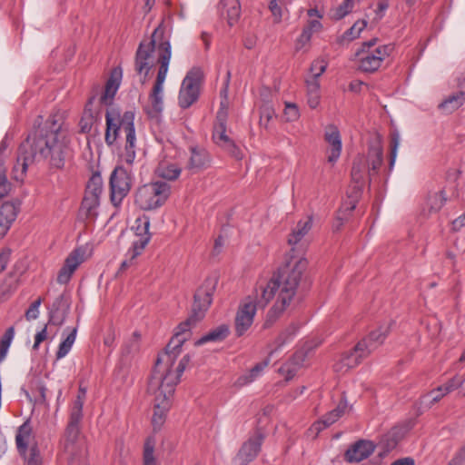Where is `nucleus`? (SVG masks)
I'll list each match as a JSON object with an SVG mask.
<instances>
[{"mask_svg":"<svg viewBox=\"0 0 465 465\" xmlns=\"http://www.w3.org/2000/svg\"><path fill=\"white\" fill-rule=\"evenodd\" d=\"M38 120L35 129L20 144L16 163L14 166L15 179H22L30 164L44 163L50 168L62 169L71 150L66 131L63 129L64 120L59 114L49 116L41 126Z\"/></svg>","mask_w":465,"mask_h":465,"instance_id":"1","label":"nucleus"},{"mask_svg":"<svg viewBox=\"0 0 465 465\" xmlns=\"http://www.w3.org/2000/svg\"><path fill=\"white\" fill-rule=\"evenodd\" d=\"M106 130L105 142L108 145L114 144L119 132L125 134L124 150L122 153V161L125 166H116L110 176L111 201L114 205H119L128 194L132 187V165L136 157V135L134 128V113L125 112L122 116L115 110H107L105 114Z\"/></svg>","mask_w":465,"mask_h":465,"instance_id":"2","label":"nucleus"},{"mask_svg":"<svg viewBox=\"0 0 465 465\" xmlns=\"http://www.w3.org/2000/svg\"><path fill=\"white\" fill-rule=\"evenodd\" d=\"M163 31L157 27L150 39L140 43L135 54V71L143 74L141 83L143 84L153 66L159 64L156 80L149 94V100L153 110L156 114L163 110V84L169 69L172 56L171 44L163 37Z\"/></svg>","mask_w":465,"mask_h":465,"instance_id":"3","label":"nucleus"},{"mask_svg":"<svg viewBox=\"0 0 465 465\" xmlns=\"http://www.w3.org/2000/svg\"><path fill=\"white\" fill-rule=\"evenodd\" d=\"M306 267L307 261L305 259L291 257L273 272L266 287L263 288V302H268L276 294L277 299L266 314L263 328L273 325L290 305L296 295L297 288Z\"/></svg>","mask_w":465,"mask_h":465,"instance_id":"4","label":"nucleus"},{"mask_svg":"<svg viewBox=\"0 0 465 465\" xmlns=\"http://www.w3.org/2000/svg\"><path fill=\"white\" fill-rule=\"evenodd\" d=\"M213 291L214 285L212 282H206L196 291L192 313L176 327L175 332L164 351L158 355L153 369L166 372H176V360L182 352V347L190 338L191 329L204 318L205 312L212 303Z\"/></svg>","mask_w":465,"mask_h":465,"instance_id":"5","label":"nucleus"},{"mask_svg":"<svg viewBox=\"0 0 465 465\" xmlns=\"http://www.w3.org/2000/svg\"><path fill=\"white\" fill-rule=\"evenodd\" d=\"M190 361L189 354L184 355L177 363L176 372H166L153 369L148 383V392L153 396V414L152 425L154 431L162 429L167 413L172 406L175 386Z\"/></svg>","mask_w":465,"mask_h":465,"instance_id":"6","label":"nucleus"},{"mask_svg":"<svg viewBox=\"0 0 465 465\" xmlns=\"http://www.w3.org/2000/svg\"><path fill=\"white\" fill-rule=\"evenodd\" d=\"M86 396V390L80 387L76 399L70 410L69 421L64 432V450L65 453L86 454V440L80 433V423L83 419V406Z\"/></svg>","mask_w":465,"mask_h":465,"instance_id":"7","label":"nucleus"},{"mask_svg":"<svg viewBox=\"0 0 465 465\" xmlns=\"http://www.w3.org/2000/svg\"><path fill=\"white\" fill-rule=\"evenodd\" d=\"M86 396V390L80 387L76 399L70 410L69 421L64 432V450L65 453L86 454V440L80 433V423L83 419V406Z\"/></svg>","mask_w":465,"mask_h":465,"instance_id":"8","label":"nucleus"},{"mask_svg":"<svg viewBox=\"0 0 465 465\" xmlns=\"http://www.w3.org/2000/svg\"><path fill=\"white\" fill-rule=\"evenodd\" d=\"M171 194V186L166 182H152L139 187L134 203L142 210L151 211L163 206Z\"/></svg>","mask_w":465,"mask_h":465,"instance_id":"9","label":"nucleus"},{"mask_svg":"<svg viewBox=\"0 0 465 465\" xmlns=\"http://www.w3.org/2000/svg\"><path fill=\"white\" fill-rule=\"evenodd\" d=\"M377 41V38H373L362 43L361 48L356 53L359 59V68L363 72L373 73L377 71L393 49L391 45L375 46Z\"/></svg>","mask_w":465,"mask_h":465,"instance_id":"10","label":"nucleus"},{"mask_svg":"<svg viewBox=\"0 0 465 465\" xmlns=\"http://www.w3.org/2000/svg\"><path fill=\"white\" fill-rule=\"evenodd\" d=\"M200 70L193 69L183 78L178 95L180 107L186 109L194 104L200 94Z\"/></svg>","mask_w":465,"mask_h":465,"instance_id":"11","label":"nucleus"},{"mask_svg":"<svg viewBox=\"0 0 465 465\" xmlns=\"http://www.w3.org/2000/svg\"><path fill=\"white\" fill-rule=\"evenodd\" d=\"M150 219L148 216L143 215L136 218L134 222V230L135 232L136 239L133 242L128 253L132 259H135L140 255L145 246L148 244L151 234L149 232Z\"/></svg>","mask_w":465,"mask_h":465,"instance_id":"12","label":"nucleus"},{"mask_svg":"<svg viewBox=\"0 0 465 465\" xmlns=\"http://www.w3.org/2000/svg\"><path fill=\"white\" fill-rule=\"evenodd\" d=\"M256 313V298L247 297L240 305L235 317V332L242 336L251 327Z\"/></svg>","mask_w":465,"mask_h":465,"instance_id":"13","label":"nucleus"},{"mask_svg":"<svg viewBox=\"0 0 465 465\" xmlns=\"http://www.w3.org/2000/svg\"><path fill=\"white\" fill-rule=\"evenodd\" d=\"M85 250L76 248L66 257L64 265L57 275V282L66 284L81 263L84 262Z\"/></svg>","mask_w":465,"mask_h":465,"instance_id":"14","label":"nucleus"},{"mask_svg":"<svg viewBox=\"0 0 465 465\" xmlns=\"http://www.w3.org/2000/svg\"><path fill=\"white\" fill-rule=\"evenodd\" d=\"M391 331V323L381 325L378 329L370 332L368 336L358 342V350L364 351L368 356L379 348Z\"/></svg>","mask_w":465,"mask_h":465,"instance_id":"15","label":"nucleus"},{"mask_svg":"<svg viewBox=\"0 0 465 465\" xmlns=\"http://www.w3.org/2000/svg\"><path fill=\"white\" fill-rule=\"evenodd\" d=\"M213 139L214 143L237 160L242 158V153L238 145L226 134V123L214 124Z\"/></svg>","mask_w":465,"mask_h":465,"instance_id":"16","label":"nucleus"},{"mask_svg":"<svg viewBox=\"0 0 465 465\" xmlns=\"http://www.w3.org/2000/svg\"><path fill=\"white\" fill-rule=\"evenodd\" d=\"M376 445L368 440H359L349 447L344 459L349 463L360 462L369 458L375 450Z\"/></svg>","mask_w":465,"mask_h":465,"instance_id":"17","label":"nucleus"},{"mask_svg":"<svg viewBox=\"0 0 465 465\" xmlns=\"http://www.w3.org/2000/svg\"><path fill=\"white\" fill-rule=\"evenodd\" d=\"M20 210L18 201L0 202V239L3 238L15 221Z\"/></svg>","mask_w":465,"mask_h":465,"instance_id":"18","label":"nucleus"},{"mask_svg":"<svg viewBox=\"0 0 465 465\" xmlns=\"http://www.w3.org/2000/svg\"><path fill=\"white\" fill-rule=\"evenodd\" d=\"M324 140L329 144L327 160L329 163H334L340 158L341 153V138L335 125L330 124L325 128Z\"/></svg>","mask_w":465,"mask_h":465,"instance_id":"19","label":"nucleus"},{"mask_svg":"<svg viewBox=\"0 0 465 465\" xmlns=\"http://www.w3.org/2000/svg\"><path fill=\"white\" fill-rule=\"evenodd\" d=\"M362 352L364 351H359L357 343L352 350L343 353L341 359L333 365L334 371L342 374L356 367L362 359L368 357L367 354Z\"/></svg>","mask_w":465,"mask_h":465,"instance_id":"20","label":"nucleus"},{"mask_svg":"<svg viewBox=\"0 0 465 465\" xmlns=\"http://www.w3.org/2000/svg\"><path fill=\"white\" fill-rule=\"evenodd\" d=\"M362 352L364 351H359L357 343L352 350L343 353L341 359L333 365L334 371L342 374L356 367L362 359L368 357L367 354Z\"/></svg>","mask_w":465,"mask_h":465,"instance_id":"21","label":"nucleus"},{"mask_svg":"<svg viewBox=\"0 0 465 465\" xmlns=\"http://www.w3.org/2000/svg\"><path fill=\"white\" fill-rule=\"evenodd\" d=\"M312 223L313 220L312 216H308L304 221H299L288 237V243L292 246L299 244L303 239V237L311 231ZM294 251L295 249L294 247H292L291 252L286 255L285 260H288L291 257L296 259H302V257L294 256L292 253ZM286 261H284V263Z\"/></svg>","mask_w":465,"mask_h":465,"instance_id":"22","label":"nucleus"},{"mask_svg":"<svg viewBox=\"0 0 465 465\" xmlns=\"http://www.w3.org/2000/svg\"><path fill=\"white\" fill-rule=\"evenodd\" d=\"M260 448L261 439L259 436L255 439L249 440L242 445L234 458L233 462L235 465H247L257 456L260 451Z\"/></svg>","mask_w":465,"mask_h":465,"instance_id":"23","label":"nucleus"},{"mask_svg":"<svg viewBox=\"0 0 465 465\" xmlns=\"http://www.w3.org/2000/svg\"><path fill=\"white\" fill-rule=\"evenodd\" d=\"M69 307L68 301L63 295L58 296L52 304L48 323L56 326L62 325L65 321Z\"/></svg>","mask_w":465,"mask_h":465,"instance_id":"24","label":"nucleus"},{"mask_svg":"<svg viewBox=\"0 0 465 465\" xmlns=\"http://www.w3.org/2000/svg\"><path fill=\"white\" fill-rule=\"evenodd\" d=\"M122 79V69L114 68L110 74L109 79L105 84L104 90L100 96V103L103 104H110L114 99Z\"/></svg>","mask_w":465,"mask_h":465,"instance_id":"25","label":"nucleus"},{"mask_svg":"<svg viewBox=\"0 0 465 465\" xmlns=\"http://www.w3.org/2000/svg\"><path fill=\"white\" fill-rule=\"evenodd\" d=\"M305 360L303 351H296L292 357L279 368V372L282 374L286 381L292 379L302 367Z\"/></svg>","mask_w":465,"mask_h":465,"instance_id":"26","label":"nucleus"},{"mask_svg":"<svg viewBox=\"0 0 465 465\" xmlns=\"http://www.w3.org/2000/svg\"><path fill=\"white\" fill-rule=\"evenodd\" d=\"M366 161L363 156L358 155L352 163L351 168V180L355 183L353 189L357 197L361 193L363 183H364V172H365Z\"/></svg>","mask_w":465,"mask_h":465,"instance_id":"27","label":"nucleus"},{"mask_svg":"<svg viewBox=\"0 0 465 465\" xmlns=\"http://www.w3.org/2000/svg\"><path fill=\"white\" fill-rule=\"evenodd\" d=\"M210 164V155L203 148L192 147L191 156L188 167L195 172L208 167Z\"/></svg>","mask_w":465,"mask_h":465,"instance_id":"28","label":"nucleus"},{"mask_svg":"<svg viewBox=\"0 0 465 465\" xmlns=\"http://www.w3.org/2000/svg\"><path fill=\"white\" fill-rule=\"evenodd\" d=\"M31 436L32 426L29 420H26L19 426L15 435V444L20 454L25 455L26 453Z\"/></svg>","mask_w":465,"mask_h":465,"instance_id":"29","label":"nucleus"},{"mask_svg":"<svg viewBox=\"0 0 465 465\" xmlns=\"http://www.w3.org/2000/svg\"><path fill=\"white\" fill-rule=\"evenodd\" d=\"M346 409L347 403L344 401H341L335 409L329 411L314 424L316 429L320 430L331 426L344 414Z\"/></svg>","mask_w":465,"mask_h":465,"instance_id":"30","label":"nucleus"},{"mask_svg":"<svg viewBox=\"0 0 465 465\" xmlns=\"http://www.w3.org/2000/svg\"><path fill=\"white\" fill-rule=\"evenodd\" d=\"M231 73L227 72L226 79L224 81L223 86L220 91V109L217 112L215 124L219 123H226L228 118V108H229V100H228V88L230 83Z\"/></svg>","mask_w":465,"mask_h":465,"instance_id":"31","label":"nucleus"},{"mask_svg":"<svg viewBox=\"0 0 465 465\" xmlns=\"http://www.w3.org/2000/svg\"><path fill=\"white\" fill-rule=\"evenodd\" d=\"M100 200L84 196L79 210V217L83 220H94L98 214Z\"/></svg>","mask_w":465,"mask_h":465,"instance_id":"32","label":"nucleus"},{"mask_svg":"<svg viewBox=\"0 0 465 465\" xmlns=\"http://www.w3.org/2000/svg\"><path fill=\"white\" fill-rule=\"evenodd\" d=\"M229 335V327L222 324L202 336L195 342V346H201L207 342H218L223 341Z\"/></svg>","mask_w":465,"mask_h":465,"instance_id":"33","label":"nucleus"},{"mask_svg":"<svg viewBox=\"0 0 465 465\" xmlns=\"http://www.w3.org/2000/svg\"><path fill=\"white\" fill-rule=\"evenodd\" d=\"M465 103V93L462 91L457 92L445 100L440 104L439 108L445 114H451L458 110Z\"/></svg>","mask_w":465,"mask_h":465,"instance_id":"34","label":"nucleus"},{"mask_svg":"<svg viewBox=\"0 0 465 465\" xmlns=\"http://www.w3.org/2000/svg\"><path fill=\"white\" fill-rule=\"evenodd\" d=\"M94 100V96L88 100L79 122L80 130L84 134L89 133L96 121V113L92 108Z\"/></svg>","mask_w":465,"mask_h":465,"instance_id":"35","label":"nucleus"},{"mask_svg":"<svg viewBox=\"0 0 465 465\" xmlns=\"http://www.w3.org/2000/svg\"><path fill=\"white\" fill-rule=\"evenodd\" d=\"M447 197L444 190L430 192L426 198L425 206L429 213H438L445 204Z\"/></svg>","mask_w":465,"mask_h":465,"instance_id":"36","label":"nucleus"},{"mask_svg":"<svg viewBox=\"0 0 465 465\" xmlns=\"http://www.w3.org/2000/svg\"><path fill=\"white\" fill-rule=\"evenodd\" d=\"M156 440L154 437H148L143 444V465H161L155 455Z\"/></svg>","mask_w":465,"mask_h":465,"instance_id":"37","label":"nucleus"},{"mask_svg":"<svg viewBox=\"0 0 465 465\" xmlns=\"http://www.w3.org/2000/svg\"><path fill=\"white\" fill-rule=\"evenodd\" d=\"M370 170L369 175L377 173L383 161V151L380 144L371 146L369 150Z\"/></svg>","mask_w":465,"mask_h":465,"instance_id":"38","label":"nucleus"},{"mask_svg":"<svg viewBox=\"0 0 465 465\" xmlns=\"http://www.w3.org/2000/svg\"><path fill=\"white\" fill-rule=\"evenodd\" d=\"M155 173L159 177L172 181L179 177L181 169L173 163H161Z\"/></svg>","mask_w":465,"mask_h":465,"instance_id":"39","label":"nucleus"},{"mask_svg":"<svg viewBox=\"0 0 465 465\" xmlns=\"http://www.w3.org/2000/svg\"><path fill=\"white\" fill-rule=\"evenodd\" d=\"M103 192V180L99 174L93 175L89 180L84 196L92 197L100 200Z\"/></svg>","mask_w":465,"mask_h":465,"instance_id":"40","label":"nucleus"},{"mask_svg":"<svg viewBox=\"0 0 465 465\" xmlns=\"http://www.w3.org/2000/svg\"><path fill=\"white\" fill-rule=\"evenodd\" d=\"M76 328L73 329V331L67 335V337L59 344L58 350L56 351V358L62 359L67 355L70 351L73 344L75 341L76 338Z\"/></svg>","mask_w":465,"mask_h":465,"instance_id":"41","label":"nucleus"},{"mask_svg":"<svg viewBox=\"0 0 465 465\" xmlns=\"http://www.w3.org/2000/svg\"><path fill=\"white\" fill-rule=\"evenodd\" d=\"M15 337V328L9 327L4 333L0 341V361H4Z\"/></svg>","mask_w":465,"mask_h":465,"instance_id":"42","label":"nucleus"},{"mask_svg":"<svg viewBox=\"0 0 465 465\" xmlns=\"http://www.w3.org/2000/svg\"><path fill=\"white\" fill-rule=\"evenodd\" d=\"M356 207V200L352 199L350 200L348 203H345L342 206V209L339 211L336 223L334 224V227L336 230H339L342 224L343 221L347 219V215L355 209Z\"/></svg>","mask_w":465,"mask_h":465,"instance_id":"43","label":"nucleus"},{"mask_svg":"<svg viewBox=\"0 0 465 465\" xmlns=\"http://www.w3.org/2000/svg\"><path fill=\"white\" fill-rule=\"evenodd\" d=\"M269 10L273 17V23L279 24L282 22L283 14L287 11L285 4L276 0H271L269 3Z\"/></svg>","mask_w":465,"mask_h":465,"instance_id":"44","label":"nucleus"},{"mask_svg":"<svg viewBox=\"0 0 465 465\" xmlns=\"http://www.w3.org/2000/svg\"><path fill=\"white\" fill-rule=\"evenodd\" d=\"M262 370V365L260 363H257L249 373L242 375L237 379L235 381V385L237 387H242L245 385H248L252 381H253L259 375L260 371Z\"/></svg>","mask_w":465,"mask_h":465,"instance_id":"45","label":"nucleus"},{"mask_svg":"<svg viewBox=\"0 0 465 465\" xmlns=\"http://www.w3.org/2000/svg\"><path fill=\"white\" fill-rule=\"evenodd\" d=\"M366 25L367 22L365 20L356 21L353 25L343 34V38L348 41H352L358 38L361 32L366 27Z\"/></svg>","mask_w":465,"mask_h":465,"instance_id":"46","label":"nucleus"},{"mask_svg":"<svg viewBox=\"0 0 465 465\" xmlns=\"http://www.w3.org/2000/svg\"><path fill=\"white\" fill-rule=\"evenodd\" d=\"M399 145H400V135L398 133L395 132V133L391 134V155H390V163H389L390 171L392 170V168L394 166Z\"/></svg>","mask_w":465,"mask_h":465,"instance_id":"47","label":"nucleus"},{"mask_svg":"<svg viewBox=\"0 0 465 465\" xmlns=\"http://www.w3.org/2000/svg\"><path fill=\"white\" fill-rule=\"evenodd\" d=\"M226 5H230V8L226 11L228 16V23L232 25L240 15V6L236 0H226Z\"/></svg>","mask_w":465,"mask_h":465,"instance_id":"48","label":"nucleus"},{"mask_svg":"<svg viewBox=\"0 0 465 465\" xmlns=\"http://www.w3.org/2000/svg\"><path fill=\"white\" fill-rule=\"evenodd\" d=\"M283 115L287 122L296 121L300 116L297 105L295 104L286 103Z\"/></svg>","mask_w":465,"mask_h":465,"instance_id":"49","label":"nucleus"},{"mask_svg":"<svg viewBox=\"0 0 465 465\" xmlns=\"http://www.w3.org/2000/svg\"><path fill=\"white\" fill-rule=\"evenodd\" d=\"M445 395H447V393H444V391L442 389V387L439 386L438 388L432 390L431 391H430L428 394H426L423 399L425 400H429V403L430 405H433L434 403L438 402L439 401H440Z\"/></svg>","mask_w":465,"mask_h":465,"instance_id":"50","label":"nucleus"},{"mask_svg":"<svg viewBox=\"0 0 465 465\" xmlns=\"http://www.w3.org/2000/svg\"><path fill=\"white\" fill-rule=\"evenodd\" d=\"M327 63L324 60H315L311 65V72L313 78H319L326 70Z\"/></svg>","mask_w":465,"mask_h":465,"instance_id":"51","label":"nucleus"},{"mask_svg":"<svg viewBox=\"0 0 465 465\" xmlns=\"http://www.w3.org/2000/svg\"><path fill=\"white\" fill-rule=\"evenodd\" d=\"M41 302L42 299L38 298L30 305V307L25 312V318L27 321H32L38 318Z\"/></svg>","mask_w":465,"mask_h":465,"instance_id":"52","label":"nucleus"},{"mask_svg":"<svg viewBox=\"0 0 465 465\" xmlns=\"http://www.w3.org/2000/svg\"><path fill=\"white\" fill-rule=\"evenodd\" d=\"M312 33L310 28H303L300 37L296 42V49L301 50L311 40Z\"/></svg>","mask_w":465,"mask_h":465,"instance_id":"53","label":"nucleus"},{"mask_svg":"<svg viewBox=\"0 0 465 465\" xmlns=\"http://www.w3.org/2000/svg\"><path fill=\"white\" fill-rule=\"evenodd\" d=\"M26 462L27 465H42V458L36 447H33L30 450V454Z\"/></svg>","mask_w":465,"mask_h":465,"instance_id":"54","label":"nucleus"},{"mask_svg":"<svg viewBox=\"0 0 465 465\" xmlns=\"http://www.w3.org/2000/svg\"><path fill=\"white\" fill-rule=\"evenodd\" d=\"M66 455H67V459H68L69 462L72 465H88L87 464V455H88L87 450H86V454L84 457H81L79 454H71V453H66Z\"/></svg>","mask_w":465,"mask_h":465,"instance_id":"55","label":"nucleus"},{"mask_svg":"<svg viewBox=\"0 0 465 465\" xmlns=\"http://www.w3.org/2000/svg\"><path fill=\"white\" fill-rule=\"evenodd\" d=\"M444 393H450L460 387V377L456 376L449 380L445 384L441 385Z\"/></svg>","mask_w":465,"mask_h":465,"instance_id":"56","label":"nucleus"},{"mask_svg":"<svg viewBox=\"0 0 465 465\" xmlns=\"http://www.w3.org/2000/svg\"><path fill=\"white\" fill-rule=\"evenodd\" d=\"M389 7V0H378L377 8L375 10V20H381L384 16L385 11Z\"/></svg>","mask_w":465,"mask_h":465,"instance_id":"57","label":"nucleus"},{"mask_svg":"<svg viewBox=\"0 0 465 465\" xmlns=\"http://www.w3.org/2000/svg\"><path fill=\"white\" fill-rule=\"evenodd\" d=\"M11 190V183L7 181L6 176H0V202L5 197Z\"/></svg>","mask_w":465,"mask_h":465,"instance_id":"58","label":"nucleus"},{"mask_svg":"<svg viewBox=\"0 0 465 465\" xmlns=\"http://www.w3.org/2000/svg\"><path fill=\"white\" fill-rule=\"evenodd\" d=\"M465 462V447L460 448L454 457L449 461V465H461Z\"/></svg>","mask_w":465,"mask_h":465,"instance_id":"59","label":"nucleus"},{"mask_svg":"<svg viewBox=\"0 0 465 465\" xmlns=\"http://www.w3.org/2000/svg\"><path fill=\"white\" fill-rule=\"evenodd\" d=\"M140 337L141 336L137 331L134 332L132 340L130 341L129 344H127V346L125 348V351L127 353L138 351V348H139L138 341L140 340Z\"/></svg>","mask_w":465,"mask_h":465,"instance_id":"60","label":"nucleus"},{"mask_svg":"<svg viewBox=\"0 0 465 465\" xmlns=\"http://www.w3.org/2000/svg\"><path fill=\"white\" fill-rule=\"evenodd\" d=\"M46 338H47V327L45 325L40 331H38L35 334L33 349L37 350L39 348L40 343L43 342L44 341H45Z\"/></svg>","mask_w":465,"mask_h":465,"instance_id":"61","label":"nucleus"},{"mask_svg":"<svg viewBox=\"0 0 465 465\" xmlns=\"http://www.w3.org/2000/svg\"><path fill=\"white\" fill-rule=\"evenodd\" d=\"M10 249H5L2 252H0V272L5 269L10 258Z\"/></svg>","mask_w":465,"mask_h":465,"instance_id":"62","label":"nucleus"},{"mask_svg":"<svg viewBox=\"0 0 465 465\" xmlns=\"http://www.w3.org/2000/svg\"><path fill=\"white\" fill-rule=\"evenodd\" d=\"M320 104L319 93L308 94V104L312 109H315Z\"/></svg>","mask_w":465,"mask_h":465,"instance_id":"63","label":"nucleus"},{"mask_svg":"<svg viewBox=\"0 0 465 465\" xmlns=\"http://www.w3.org/2000/svg\"><path fill=\"white\" fill-rule=\"evenodd\" d=\"M308 94L319 93L320 84L318 78H312L307 81Z\"/></svg>","mask_w":465,"mask_h":465,"instance_id":"64","label":"nucleus"}]
</instances>
